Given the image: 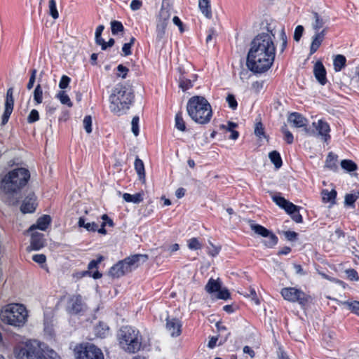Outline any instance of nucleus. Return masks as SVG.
<instances>
[{
  "label": "nucleus",
  "instance_id": "1",
  "mask_svg": "<svg viewBox=\"0 0 359 359\" xmlns=\"http://www.w3.org/2000/svg\"><path fill=\"white\" fill-rule=\"evenodd\" d=\"M275 34L273 29L267 27L266 32L257 34L252 41L246 60L251 72L264 73L273 65L276 56Z\"/></svg>",
  "mask_w": 359,
  "mask_h": 359
},
{
  "label": "nucleus",
  "instance_id": "2",
  "mask_svg": "<svg viewBox=\"0 0 359 359\" xmlns=\"http://www.w3.org/2000/svg\"><path fill=\"white\" fill-rule=\"evenodd\" d=\"M30 178L29 171L24 168L8 172L1 181V188L8 195L9 205H15L20 198V192Z\"/></svg>",
  "mask_w": 359,
  "mask_h": 359
},
{
  "label": "nucleus",
  "instance_id": "3",
  "mask_svg": "<svg viewBox=\"0 0 359 359\" xmlns=\"http://www.w3.org/2000/svg\"><path fill=\"white\" fill-rule=\"evenodd\" d=\"M187 111L196 123L205 125L212 117V109L209 102L202 96H193L187 102Z\"/></svg>",
  "mask_w": 359,
  "mask_h": 359
},
{
  "label": "nucleus",
  "instance_id": "4",
  "mask_svg": "<svg viewBox=\"0 0 359 359\" xmlns=\"http://www.w3.org/2000/svg\"><path fill=\"white\" fill-rule=\"evenodd\" d=\"M117 339L121 348L128 353H137L142 348V337L134 327L122 326L117 333Z\"/></svg>",
  "mask_w": 359,
  "mask_h": 359
},
{
  "label": "nucleus",
  "instance_id": "5",
  "mask_svg": "<svg viewBox=\"0 0 359 359\" xmlns=\"http://www.w3.org/2000/svg\"><path fill=\"white\" fill-rule=\"evenodd\" d=\"M28 313L26 308L20 304H9L0 311L1 320L14 327H22L27 322Z\"/></svg>",
  "mask_w": 359,
  "mask_h": 359
},
{
  "label": "nucleus",
  "instance_id": "6",
  "mask_svg": "<svg viewBox=\"0 0 359 359\" xmlns=\"http://www.w3.org/2000/svg\"><path fill=\"white\" fill-rule=\"evenodd\" d=\"M14 352L17 359H48L41 344L36 340L18 346Z\"/></svg>",
  "mask_w": 359,
  "mask_h": 359
},
{
  "label": "nucleus",
  "instance_id": "7",
  "mask_svg": "<svg viewBox=\"0 0 359 359\" xmlns=\"http://www.w3.org/2000/svg\"><path fill=\"white\" fill-rule=\"evenodd\" d=\"M133 99L132 91H114L109 96L111 111L118 116L123 114L130 108Z\"/></svg>",
  "mask_w": 359,
  "mask_h": 359
},
{
  "label": "nucleus",
  "instance_id": "8",
  "mask_svg": "<svg viewBox=\"0 0 359 359\" xmlns=\"http://www.w3.org/2000/svg\"><path fill=\"white\" fill-rule=\"evenodd\" d=\"M76 359H104V355L99 348L93 344L83 343L74 348Z\"/></svg>",
  "mask_w": 359,
  "mask_h": 359
},
{
  "label": "nucleus",
  "instance_id": "9",
  "mask_svg": "<svg viewBox=\"0 0 359 359\" xmlns=\"http://www.w3.org/2000/svg\"><path fill=\"white\" fill-rule=\"evenodd\" d=\"M280 293L285 300L291 302H298L303 306L307 305L311 301L310 295L294 287L283 288Z\"/></svg>",
  "mask_w": 359,
  "mask_h": 359
},
{
  "label": "nucleus",
  "instance_id": "10",
  "mask_svg": "<svg viewBox=\"0 0 359 359\" xmlns=\"http://www.w3.org/2000/svg\"><path fill=\"white\" fill-rule=\"evenodd\" d=\"M250 227L255 233L267 238L264 241V244L266 247L273 248L278 243V237L272 231H269L264 226L260 224H251Z\"/></svg>",
  "mask_w": 359,
  "mask_h": 359
},
{
  "label": "nucleus",
  "instance_id": "11",
  "mask_svg": "<svg viewBox=\"0 0 359 359\" xmlns=\"http://www.w3.org/2000/svg\"><path fill=\"white\" fill-rule=\"evenodd\" d=\"M83 307L82 297L80 294L73 295L67 302V311L71 314H77L83 311Z\"/></svg>",
  "mask_w": 359,
  "mask_h": 359
},
{
  "label": "nucleus",
  "instance_id": "12",
  "mask_svg": "<svg viewBox=\"0 0 359 359\" xmlns=\"http://www.w3.org/2000/svg\"><path fill=\"white\" fill-rule=\"evenodd\" d=\"M14 107V97L13 91H7L5 100V109L1 118V124L5 125L8 123L9 118L13 112Z\"/></svg>",
  "mask_w": 359,
  "mask_h": 359
},
{
  "label": "nucleus",
  "instance_id": "13",
  "mask_svg": "<svg viewBox=\"0 0 359 359\" xmlns=\"http://www.w3.org/2000/svg\"><path fill=\"white\" fill-rule=\"evenodd\" d=\"M182 323L176 318H166V330L170 333L171 337H179L182 333Z\"/></svg>",
  "mask_w": 359,
  "mask_h": 359
},
{
  "label": "nucleus",
  "instance_id": "14",
  "mask_svg": "<svg viewBox=\"0 0 359 359\" xmlns=\"http://www.w3.org/2000/svg\"><path fill=\"white\" fill-rule=\"evenodd\" d=\"M313 126L318 131L317 135L320 136L324 142H327L330 140V127L328 123L322 119H320L317 123L313 122Z\"/></svg>",
  "mask_w": 359,
  "mask_h": 359
},
{
  "label": "nucleus",
  "instance_id": "15",
  "mask_svg": "<svg viewBox=\"0 0 359 359\" xmlns=\"http://www.w3.org/2000/svg\"><path fill=\"white\" fill-rule=\"evenodd\" d=\"M36 198L34 193H29L23 200L20 206V210L22 213H32L35 211L37 203Z\"/></svg>",
  "mask_w": 359,
  "mask_h": 359
},
{
  "label": "nucleus",
  "instance_id": "16",
  "mask_svg": "<svg viewBox=\"0 0 359 359\" xmlns=\"http://www.w3.org/2000/svg\"><path fill=\"white\" fill-rule=\"evenodd\" d=\"M328 28H323L320 32H314L315 34L312 36V41L310 46V55L315 53L323 42L325 35L327 34Z\"/></svg>",
  "mask_w": 359,
  "mask_h": 359
},
{
  "label": "nucleus",
  "instance_id": "17",
  "mask_svg": "<svg viewBox=\"0 0 359 359\" xmlns=\"http://www.w3.org/2000/svg\"><path fill=\"white\" fill-rule=\"evenodd\" d=\"M103 257L100 256L97 259H93L88 266V271H83L81 276L89 275L94 279H98L102 277V273L97 271L98 264L102 261Z\"/></svg>",
  "mask_w": 359,
  "mask_h": 359
},
{
  "label": "nucleus",
  "instance_id": "18",
  "mask_svg": "<svg viewBox=\"0 0 359 359\" xmlns=\"http://www.w3.org/2000/svg\"><path fill=\"white\" fill-rule=\"evenodd\" d=\"M78 225L80 227H84L88 231L95 232L97 231L101 234H106L107 231L105 229L106 222H102L101 227L98 228V224L94 222L86 223L85 219L81 217L78 222Z\"/></svg>",
  "mask_w": 359,
  "mask_h": 359
},
{
  "label": "nucleus",
  "instance_id": "19",
  "mask_svg": "<svg viewBox=\"0 0 359 359\" xmlns=\"http://www.w3.org/2000/svg\"><path fill=\"white\" fill-rule=\"evenodd\" d=\"M130 269L123 260L119 261L109 269V273L112 278H120L125 274L130 273Z\"/></svg>",
  "mask_w": 359,
  "mask_h": 359
},
{
  "label": "nucleus",
  "instance_id": "20",
  "mask_svg": "<svg viewBox=\"0 0 359 359\" xmlns=\"http://www.w3.org/2000/svg\"><path fill=\"white\" fill-rule=\"evenodd\" d=\"M147 259L148 256L146 255L137 254L125 258L124 261L131 272L133 269L138 267L140 262H145Z\"/></svg>",
  "mask_w": 359,
  "mask_h": 359
},
{
  "label": "nucleus",
  "instance_id": "21",
  "mask_svg": "<svg viewBox=\"0 0 359 359\" xmlns=\"http://www.w3.org/2000/svg\"><path fill=\"white\" fill-rule=\"evenodd\" d=\"M287 121L295 128H303L307 126L308 120L298 112H292L287 116Z\"/></svg>",
  "mask_w": 359,
  "mask_h": 359
},
{
  "label": "nucleus",
  "instance_id": "22",
  "mask_svg": "<svg viewBox=\"0 0 359 359\" xmlns=\"http://www.w3.org/2000/svg\"><path fill=\"white\" fill-rule=\"evenodd\" d=\"M313 22L311 23V27L314 32H320L325 27L327 20L319 15L317 12H312Z\"/></svg>",
  "mask_w": 359,
  "mask_h": 359
},
{
  "label": "nucleus",
  "instance_id": "23",
  "mask_svg": "<svg viewBox=\"0 0 359 359\" xmlns=\"http://www.w3.org/2000/svg\"><path fill=\"white\" fill-rule=\"evenodd\" d=\"M313 72L319 83L321 84H325L326 83V71L320 61L316 62L313 68Z\"/></svg>",
  "mask_w": 359,
  "mask_h": 359
},
{
  "label": "nucleus",
  "instance_id": "24",
  "mask_svg": "<svg viewBox=\"0 0 359 359\" xmlns=\"http://www.w3.org/2000/svg\"><path fill=\"white\" fill-rule=\"evenodd\" d=\"M50 217L49 215H44L37 219L36 223L35 224H33L29 227V231H32L36 229H39L41 231H46L48 225L50 224Z\"/></svg>",
  "mask_w": 359,
  "mask_h": 359
},
{
  "label": "nucleus",
  "instance_id": "25",
  "mask_svg": "<svg viewBox=\"0 0 359 359\" xmlns=\"http://www.w3.org/2000/svg\"><path fill=\"white\" fill-rule=\"evenodd\" d=\"M31 247L34 250H39L44 246L43 234L34 232L31 236Z\"/></svg>",
  "mask_w": 359,
  "mask_h": 359
},
{
  "label": "nucleus",
  "instance_id": "26",
  "mask_svg": "<svg viewBox=\"0 0 359 359\" xmlns=\"http://www.w3.org/2000/svg\"><path fill=\"white\" fill-rule=\"evenodd\" d=\"M192 79H186L184 76L180 78L179 80V87L183 90H188L189 88H198V86H196L195 83L196 82V76H192Z\"/></svg>",
  "mask_w": 359,
  "mask_h": 359
},
{
  "label": "nucleus",
  "instance_id": "27",
  "mask_svg": "<svg viewBox=\"0 0 359 359\" xmlns=\"http://www.w3.org/2000/svg\"><path fill=\"white\" fill-rule=\"evenodd\" d=\"M198 6L201 13L207 18H212L210 0H198Z\"/></svg>",
  "mask_w": 359,
  "mask_h": 359
},
{
  "label": "nucleus",
  "instance_id": "28",
  "mask_svg": "<svg viewBox=\"0 0 359 359\" xmlns=\"http://www.w3.org/2000/svg\"><path fill=\"white\" fill-rule=\"evenodd\" d=\"M222 287V283L219 279L215 280L213 278H210L208 283L205 285V290L208 293H213L219 291Z\"/></svg>",
  "mask_w": 359,
  "mask_h": 359
},
{
  "label": "nucleus",
  "instance_id": "29",
  "mask_svg": "<svg viewBox=\"0 0 359 359\" xmlns=\"http://www.w3.org/2000/svg\"><path fill=\"white\" fill-rule=\"evenodd\" d=\"M322 199L324 203H330L331 204L335 203L337 197V191L334 189L329 191L327 189H323L321 191Z\"/></svg>",
  "mask_w": 359,
  "mask_h": 359
},
{
  "label": "nucleus",
  "instance_id": "30",
  "mask_svg": "<svg viewBox=\"0 0 359 359\" xmlns=\"http://www.w3.org/2000/svg\"><path fill=\"white\" fill-rule=\"evenodd\" d=\"M144 194L142 192L136 193L134 195L125 193L123 194V198L128 203H140L144 199Z\"/></svg>",
  "mask_w": 359,
  "mask_h": 359
},
{
  "label": "nucleus",
  "instance_id": "31",
  "mask_svg": "<svg viewBox=\"0 0 359 359\" xmlns=\"http://www.w3.org/2000/svg\"><path fill=\"white\" fill-rule=\"evenodd\" d=\"M95 334L100 338H104L109 332V327L104 323H100L94 328Z\"/></svg>",
  "mask_w": 359,
  "mask_h": 359
},
{
  "label": "nucleus",
  "instance_id": "32",
  "mask_svg": "<svg viewBox=\"0 0 359 359\" xmlns=\"http://www.w3.org/2000/svg\"><path fill=\"white\" fill-rule=\"evenodd\" d=\"M135 169L139 176L140 180H145V170L143 161L138 157L135 161Z\"/></svg>",
  "mask_w": 359,
  "mask_h": 359
},
{
  "label": "nucleus",
  "instance_id": "33",
  "mask_svg": "<svg viewBox=\"0 0 359 359\" xmlns=\"http://www.w3.org/2000/svg\"><path fill=\"white\" fill-rule=\"evenodd\" d=\"M346 57L342 55H337L333 62L334 68L336 72L341 71L346 65Z\"/></svg>",
  "mask_w": 359,
  "mask_h": 359
},
{
  "label": "nucleus",
  "instance_id": "34",
  "mask_svg": "<svg viewBox=\"0 0 359 359\" xmlns=\"http://www.w3.org/2000/svg\"><path fill=\"white\" fill-rule=\"evenodd\" d=\"M175 128L180 130V131H186L187 130V128H186V123H185V121H184V118L182 117V111H178L176 115H175Z\"/></svg>",
  "mask_w": 359,
  "mask_h": 359
},
{
  "label": "nucleus",
  "instance_id": "35",
  "mask_svg": "<svg viewBox=\"0 0 359 359\" xmlns=\"http://www.w3.org/2000/svg\"><path fill=\"white\" fill-rule=\"evenodd\" d=\"M269 157L276 168H280L283 165L281 156L277 151H272L269 153Z\"/></svg>",
  "mask_w": 359,
  "mask_h": 359
},
{
  "label": "nucleus",
  "instance_id": "36",
  "mask_svg": "<svg viewBox=\"0 0 359 359\" xmlns=\"http://www.w3.org/2000/svg\"><path fill=\"white\" fill-rule=\"evenodd\" d=\"M56 97L60 101V102L71 108L73 106V103L71 101L68 95L66 94V91H59L56 95Z\"/></svg>",
  "mask_w": 359,
  "mask_h": 359
},
{
  "label": "nucleus",
  "instance_id": "37",
  "mask_svg": "<svg viewBox=\"0 0 359 359\" xmlns=\"http://www.w3.org/2000/svg\"><path fill=\"white\" fill-rule=\"evenodd\" d=\"M279 37L280 40V45L279 47L280 53H283L285 50L287 44V37L285 34V28L281 27V29L279 31Z\"/></svg>",
  "mask_w": 359,
  "mask_h": 359
},
{
  "label": "nucleus",
  "instance_id": "38",
  "mask_svg": "<svg viewBox=\"0 0 359 359\" xmlns=\"http://www.w3.org/2000/svg\"><path fill=\"white\" fill-rule=\"evenodd\" d=\"M343 305L346 306L352 313L359 316V302H344Z\"/></svg>",
  "mask_w": 359,
  "mask_h": 359
},
{
  "label": "nucleus",
  "instance_id": "39",
  "mask_svg": "<svg viewBox=\"0 0 359 359\" xmlns=\"http://www.w3.org/2000/svg\"><path fill=\"white\" fill-rule=\"evenodd\" d=\"M341 166L343 169L347 170L348 172H352L357 170L358 166L356 163H355L351 160H342L341 161Z\"/></svg>",
  "mask_w": 359,
  "mask_h": 359
},
{
  "label": "nucleus",
  "instance_id": "40",
  "mask_svg": "<svg viewBox=\"0 0 359 359\" xmlns=\"http://www.w3.org/2000/svg\"><path fill=\"white\" fill-rule=\"evenodd\" d=\"M170 18V11L168 8L162 7L158 16L159 22L168 23L169 19Z\"/></svg>",
  "mask_w": 359,
  "mask_h": 359
},
{
  "label": "nucleus",
  "instance_id": "41",
  "mask_svg": "<svg viewBox=\"0 0 359 359\" xmlns=\"http://www.w3.org/2000/svg\"><path fill=\"white\" fill-rule=\"evenodd\" d=\"M281 132L284 135V140L287 144H292L294 141V137L292 133L288 130L287 127L285 124H284V126H282Z\"/></svg>",
  "mask_w": 359,
  "mask_h": 359
},
{
  "label": "nucleus",
  "instance_id": "42",
  "mask_svg": "<svg viewBox=\"0 0 359 359\" xmlns=\"http://www.w3.org/2000/svg\"><path fill=\"white\" fill-rule=\"evenodd\" d=\"M359 198V193L358 194H347L345 196V205L353 206L355 201Z\"/></svg>",
  "mask_w": 359,
  "mask_h": 359
},
{
  "label": "nucleus",
  "instance_id": "43",
  "mask_svg": "<svg viewBox=\"0 0 359 359\" xmlns=\"http://www.w3.org/2000/svg\"><path fill=\"white\" fill-rule=\"evenodd\" d=\"M337 156L334 154L333 153L330 152L328 154L326 159V165L327 167L332 169L334 168H336L337 165L335 164V162L337 161Z\"/></svg>",
  "mask_w": 359,
  "mask_h": 359
},
{
  "label": "nucleus",
  "instance_id": "44",
  "mask_svg": "<svg viewBox=\"0 0 359 359\" xmlns=\"http://www.w3.org/2000/svg\"><path fill=\"white\" fill-rule=\"evenodd\" d=\"M255 134L259 138L265 137L264 127L261 121L257 122L255 127Z\"/></svg>",
  "mask_w": 359,
  "mask_h": 359
},
{
  "label": "nucleus",
  "instance_id": "45",
  "mask_svg": "<svg viewBox=\"0 0 359 359\" xmlns=\"http://www.w3.org/2000/svg\"><path fill=\"white\" fill-rule=\"evenodd\" d=\"M49 13L54 19L58 18L59 13L57 12V8H56V2L55 0H50L49 4Z\"/></svg>",
  "mask_w": 359,
  "mask_h": 359
},
{
  "label": "nucleus",
  "instance_id": "46",
  "mask_svg": "<svg viewBox=\"0 0 359 359\" xmlns=\"http://www.w3.org/2000/svg\"><path fill=\"white\" fill-rule=\"evenodd\" d=\"M188 247L190 250H196L202 248L201 243L196 238H191L188 241Z\"/></svg>",
  "mask_w": 359,
  "mask_h": 359
},
{
  "label": "nucleus",
  "instance_id": "47",
  "mask_svg": "<svg viewBox=\"0 0 359 359\" xmlns=\"http://www.w3.org/2000/svg\"><path fill=\"white\" fill-rule=\"evenodd\" d=\"M111 32L113 34H116L118 32L123 31V26L121 22L114 20L111 22Z\"/></svg>",
  "mask_w": 359,
  "mask_h": 359
},
{
  "label": "nucleus",
  "instance_id": "48",
  "mask_svg": "<svg viewBox=\"0 0 359 359\" xmlns=\"http://www.w3.org/2000/svg\"><path fill=\"white\" fill-rule=\"evenodd\" d=\"M167 25H168V23L158 21L156 31H157V38L159 40H161L163 37Z\"/></svg>",
  "mask_w": 359,
  "mask_h": 359
},
{
  "label": "nucleus",
  "instance_id": "49",
  "mask_svg": "<svg viewBox=\"0 0 359 359\" xmlns=\"http://www.w3.org/2000/svg\"><path fill=\"white\" fill-rule=\"evenodd\" d=\"M84 129L87 133L92 132V117L91 116H86L83 121Z\"/></svg>",
  "mask_w": 359,
  "mask_h": 359
},
{
  "label": "nucleus",
  "instance_id": "50",
  "mask_svg": "<svg viewBox=\"0 0 359 359\" xmlns=\"http://www.w3.org/2000/svg\"><path fill=\"white\" fill-rule=\"evenodd\" d=\"M139 116H135L133 118L131 125H132V132L135 136H137L139 135Z\"/></svg>",
  "mask_w": 359,
  "mask_h": 359
},
{
  "label": "nucleus",
  "instance_id": "51",
  "mask_svg": "<svg viewBox=\"0 0 359 359\" xmlns=\"http://www.w3.org/2000/svg\"><path fill=\"white\" fill-rule=\"evenodd\" d=\"M272 199L279 207L282 208L283 209H284L287 203L289 201L285 198L277 195L273 196Z\"/></svg>",
  "mask_w": 359,
  "mask_h": 359
},
{
  "label": "nucleus",
  "instance_id": "52",
  "mask_svg": "<svg viewBox=\"0 0 359 359\" xmlns=\"http://www.w3.org/2000/svg\"><path fill=\"white\" fill-rule=\"evenodd\" d=\"M226 100L228 105L230 108H231L232 109H236L237 108L238 103H237L236 97L233 95L228 94V95L226 96Z\"/></svg>",
  "mask_w": 359,
  "mask_h": 359
},
{
  "label": "nucleus",
  "instance_id": "53",
  "mask_svg": "<svg viewBox=\"0 0 359 359\" xmlns=\"http://www.w3.org/2000/svg\"><path fill=\"white\" fill-rule=\"evenodd\" d=\"M39 119V114L38 111L36 109H32L27 117V122L32 123L37 121Z\"/></svg>",
  "mask_w": 359,
  "mask_h": 359
},
{
  "label": "nucleus",
  "instance_id": "54",
  "mask_svg": "<svg viewBox=\"0 0 359 359\" xmlns=\"http://www.w3.org/2000/svg\"><path fill=\"white\" fill-rule=\"evenodd\" d=\"M304 27L302 25H298L296 27L294 33V40L296 41H299L302 36L304 32Z\"/></svg>",
  "mask_w": 359,
  "mask_h": 359
},
{
  "label": "nucleus",
  "instance_id": "55",
  "mask_svg": "<svg viewBox=\"0 0 359 359\" xmlns=\"http://www.w3.org/2000/svg\"><path fill=\"white\" fill-rule=\"evenodd\" d=\"M298 209H299V206L295 205L294 204H293L292 203H291L290 201H288L285 207L284 208V210L289 215L294 213V212H295L296 210H298Z\"/></svg>",
  "mask_w": 359,
  "mask_h": 359
},
{
  "label": "nucleus",
  "instance_id": "56",
  "mask_svg": "<svg viewBox=\"0 0 359 359\" xmlns=\"http://www.w3.org/2000/svg\"><path fill=\"white\" fill-rule=\"evenodd\" d=\"M71 81V79L66 76L63 75L60 79V81L59 83V87L61 89H65L68 87L69 83Z\"/></svg>",
  "mask_w": 359,
  "mask_h": 359
},
{
  "label": "nucleus",
  "instance_id": "57",
  "mask_svg": "<svg viewBox=\"0 0 359 359\" xmlns=\"http://www.w3.org/2000/svg\"><path fill=\"white\" fill-rule=\"evenodd\" d=\"M217 292V297L218 299L226 300L230 297V292L226 288L220 289Z\"/></svg>",
  "mask_w": 359,
  "mask_h": 359
},
{
  "label": "nucleus",
  "instance_id": "58",
  "mask_svg": "<svg viewBox=\"0 0 359 359\" xmlns=\"http://www.w3.org/2000/svg\"><path fill=\"white\" fill-rule=\"evenodd\" d=\"M347 277L351 280H358L359 276L358 272L355 269H348L346 271Z\"/></svg>",
  "mask_w": 359,
  "mask_h": 359
},
{
  "label": "nucleus",
  "instance_id": "59",
  "mask_svg": "<svg viewBox=\"0 0 359 359\" xmlns=\"http://www.w3.org/2000/svg\"><path fill=\"white\" fill-rule=\"evenodd\" d=\"M285 238L290 241H294L297 239L298 233L295 231H286L284 232Z\"/></svg>",
  "mask_w": 359,
  "mask_h": 359
},
{
  "label": "nucleus",
  "instance_id": "60",
  "mask_svg": "<svg viewBox=\"0 0 359 359\" xmlns=\"http://www.w3.org/2000/svg\"><path fill=\"white\" fill-rule=\"evenodd\" d=\"M32 259L40 264H42L46 262V257L43 254L34 255L32 257Z\"/></svg>",
  "mask_w": 359,
  "mask_h": 359
},
{
  "label": "nucleus",
  "instance_id": "61",
  "mask_svg": "<svg viewBox=\"0 0 359 359\" xmlns=\"http://www.w3.org/2000/svg\"><path fill=\"white\" fill-rule=\"evenodd\" d=\"M292 219L297 223H302L303 222V218L301 214L299 213V209L294 212V213L291 214Z\"/></svg>",
  "mask_w": 359,
  "mask_h": 359
},
{
  "label": "nucleus",
  "instance_id": "62",
  "mask_svg": "<svg viewBox=\"0 0 359 359\" xmlns=\"http://www.w3.org/2000/svg\"><path fill=\"white\" fill-rule=\"evenodd\" d=\"M142 2L140 0H133L130 3V8L133 11H138L141 8Z\"/></svg>",
  "mask_w": 359,
  "mask_h": 359
},
{
  "label": "nucleus",
  "instance_id": "63",
  "mask_svg": "<svg viewBox=\"0 0 359 359\" xmlns=\"http://www.w3.org/2000/svg\"><path fill=\"white\" fill-rule=\"evenodd\" d=\"M36 70L32 69L31 76L29 78V81L27 83L28 89H31L34 87V83L35 82V79H36Z\"/></svg>",
  "mask_w": 359,
  "mask_h": 359
},
{
  "label": "nucleus",
  "instance_id": "64",
  "mask_svg": "<svg viewBox=\"0 0 359 359\" xmlns=\"http://www.w3.org/2000/svg\"><path fill=\"white\" fill-rule=\"evenodd\" d=\"M70 113L67 109H64L62 111L61 114L59 117V121H67L69 118Z\"/></svg>",
  "mask_w": 359,
  "mask_h": 359
}]
</instances>
